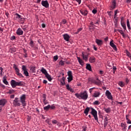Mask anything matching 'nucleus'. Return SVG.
<instances>
[{
	"instance_id": "obj_1",
	"label": "nucleus",
	"mask_w": 131,
	"mask_h": 131,
	"mask_svg": "<svg viewBox=\"0 0 131 131\" xmlns=\"http://www.w3.org/2000/svg\"><path fill=\"white\" fill-rule=\"evenodd\" d=\"M75 96L78 99H81V100H84V101L88 100V98H89V95H88L86 91H84L80 94L76 93Z\"/></svg>"
},
{
	"instance_id": "obj_2",
	"label": "nucleus",
	"mask_w": 131,
	"mask_h": 131,
	"mask_svg": "<svg viewBox=\"0 0 131 131\" xmlns=\"http://www.w3.org/2000/svg\"><path fill=\"white\" fill-rule=\"evenodd\" d=\"M10 84L13 89H15L16 86H24L25 83L23 81H16L15 80H11Z\"/></svg>"
},
{
	"instance_id": "obj_3",
	"label": "nucleus",
	"mask_w": 131,
	"mask_h": 131,
	"mask_svg": "<svg viewBox=\"0 0 131 131\" xmlns=\"http://www.w3.org/2000/svg\"><path fill=\"white\" fill-rule=\"evenodd\" d=\"M90 108L91 109V114L94 117L95 120L98 122L99 121L98 120V113L97 112V111H96V110L93 107H91Z\"/></svg>"
},
{
	"instance_id": "obj_4",
	"label": "nucleus",
	"mask_w": 131,
	"mask_h": 131,
	"mask_svg": "<svg viewBox=\"0 0 131 131\" xmlns=\"http://www.w3.org/2000/svg\"><path fill=\"white\" fill-rule=\"evenodd\" d=\"M13 104L15 107L18 106L20 107L21 106V103H20V100H19V98L16 97L14 99L13 102Z\"/></svg>"
},
{
	"instance_id": "obj_5",
	"label": "nucleus",
	"mask_w": 131,
	"mask_h": 131,
	"mask_svg": "<svg viewBox=\"0 0 131 131\" xmlns=\"http://www.w3.org/2000/svg\"><path fill=\"white\" fill-rule=\"evenodd\" d=\"M20 100L23 106H25L26 105V103H25V101H26V95L23 94L20 96Z\"/></svg>"
},
{
	"instance_id": "obj_6",
	"label": "nucleus",
	"mask_w": 131,
	"mask_h": 131,
	"mask_svg": "<svg viewBox=\"0 0 131 131\" xmlns=\"http://www.w3.org/2000/svg\"><path fill=\"white\" fill-rule=\"evenodd\" d=\"M7 103V100L6 99L0 100V112H2L3 110V107H4L6 103Z\"/></svg>"
},
{
	"instance_id": "obj_7",
	"label": "nucleus",
	"mask_w": 131,
	"mask_h": 131,
	"mask_svg": "<svg viewBox=\"0 0 131 131\" xmlns=\"http://www.w3.org/2000/svg\"><path fill=\"white\" fill-rule=\"evenodd\" d=\"M21 69L23 71H24V75H25V76H29V73L27 71V68H26V66L23 65L21 66Z\"/></svg>"
},
{
	"instance_id": "obj_8",
	"label": "nucleus",
	"mask_w": 131,
	"mask_h": 131,
	"mask_svg": "<svg viewBox=\"0 0 131 131\" xmlns=\"http://www.w3.org/2000/svg\"><path fill=\"white\" fill-rule=\"evenodd\" d=\"M105 96L108 100H112V99H113L111 92H110L109 90L105 91Z\"/></svg>"
},
{
	"instance_id": "obj_9",
	"label": "nucleus",
	"mask_w": 131,
	"mask_h": 131,
	"mask_svg": "<svg viewBox=\"0 0 131 131\" xmlns=\"http://www.w3.org/2000/svg\"><path fill=\"white\" fill-rule=\"evenodd\" d=\"M117 6V3H116V0H113L112 2V5L110 6V9L111 10H114L115 8H116V6Z\"/></svg>"
},
{
	"instance_id": "obj_10",
	"label": "nucleus",
	"mask_w": 131,
	"mask_h": 131,
	"mask_svg": "<svg viewBox=\"0 0 131 131\" xmlns=\"http://www.w3.org/2000/svg\"><path fill=\"white\" fill-rule=\"evenodd\" d=\"M121 127L122 128V130L123 131H126V127H127V125L125 122H122L121 123Z\"/></svg>"
},
{
	"instance_id": "obj_11",
	"label": "nucleus",
	"mask_w": 131,
	"mask_h": 131,
	"mask_svg": "<svg viewBox=\"0 0 131 131\" xmlns=\"http://www.w3.org/2000/svg\"><path fill=\"white\" fill-rule=\"evenodd\" d=\"M41 5L43 7H45V8H49V2L48 1H41Z\"/></svg>"
},
{
	"instance_id": "obj_12",
	"label": "nucleus",
	"mask_w": 131,
	"mask_h": 131,
	"mask_svg": "<svg viewBox=\"0 0 131 131\" xmlns=\"http://www.w3.org/2000/svg\"><path fill=\"white\" fill-rule=\"evenodd\" d=\"M62 36L66 41H68L70 38V36L67 33L63 34Z\"/></svg>"
},
{
	"instance_id": "obj_13",
	"label": "nucleus",
	"mask_w": 131,
	"mask_h": 131,
	"mask_svg": "<svg viewBox=\"0 0 131 131\" xmlns=\"http://www.w3.org/2000/svg\"><path fill=\"white\" fill-rule=\"evenodd\" d=\"M113 40H112L110 42V45L111 46V47H112V48H113V49L115 50V51H117V48L116 47V46L113 43Z\"/></svg>"
},
{
	"instance_id": "obj_14",
	"label": "nucleus",
	"mask_w": 131,
	"mask_h": 131,
	"mask_svg": "<svg viewBox=\"0 0 131 131\" xmlns=\"http://www.w3.org/2000/svg\"><path fill=\"white\" fill-rule=\"evenodd\" d=\"M66 89L67 90H68V91H70V92H71V93H74V90H73V89H72L71 88V86H70V85H69V84H67L66 85Z\"/></svg>"
},
{
	"instance_id": "obj_15",
	"label": "nucleus",
	"mask_w": 131,
	"mask_h": 131,
	"mask_svg": "<svg viewBox=\"0 0 131 131\" xmlns=\"http://www.w3.org/2000/svg\"><path fill=\"white\" fill-rule=\"evenodd\" d=\"M16 34L19 36L23 35V31L21 28L17 29L16 30Z\"/></svg>"
},
{
	"instance_id": "obj_16",
	"label": "nucleus",
	"mask_w": 131,
	"mask_h": 131,
	"mask_svg": "<svg viewBox=\"0 0 131 131\" xmlns=\"http://www.w3.org/2000/svg\"><path fill=\"white\" fill-rule=\"evenodd\" d=\"M90 63H95L96 62V57L94 56H91L89 58Z\"/></svg>"
},
{
	"instance_id": "obj_17",
	"label": "nucleus",
	"mask_w": 131,
	"mask_h": 131,
	"mask_svg": "<svg viewBox=\"0 0 131 131\" xmlns=\"http://www.w3.org/2000/svg\"><path fill=\"white\" fill-rule=\"evenodd\" d=\"M100 95L101 93H100V92L95 91V93L93 94V97H94V98H98L100 97Z\"/></svg>"
},
{
	"instance_id": "obj_18",
	"label": "nucleus",
	"mask_w": 131,
	"mask_h": 131,
	"mask_svg": "<svg viewBox=\"0 0 131 131\" xmlns=\"http://www.w3.org/2000/svg\"><path fill=\"white\" fill-rule=\"evenodd\" d=\"M82 57L83 58V59L86 62L89 59V55H84V53L83 52H82Z\"/></svg>"
},
{
	"instance_id": "obj_19",
	"label": "nucleus",
	"mask_w": 131,
	"mask_h": 131,
	"mask_svg": "<svg viewBox=\"0 0 131 131\" xmlns=\"http://www.w3.org/2000/svg\"><path fill=\"white\" fill-rule=\"evenodd\" d=\"M15 16L16 19H19L20 21H23L24 20V18L21 17V16L18 13H16L15 14Z\"/></svg>"
},
{
	"instance_id": "obj_20",
	"label": "nucleus",
	"mask_w": 131,
	"mask_h": 131,
	"mask_svg": "<svg viewBox=\"0 0 131 131\" xmlns=\"http://www.w3.org/2000/svg\"><path fill=\"white\" fill-rule=\"evenodd\" d=\"M95 42L98 46H102V45H103V41L102 40H100L99 39H96Z\"/></svg>"
},
{
	"instance_id": "obj_21",
	"label": "nucleus",
	"mask_w": 131,
	"mask_h": 131,
	"mask_svg": "<svg viewBox=\"0 0 131 131\" xmlns=\"http://www.w3.org/2000/svg\"><path fill=\"white\" fill-rule=\"evenodd\" d=\"M3 82L6 85H9V82L7 80V76H4L3 77Z\"/></svg>"
},
{
	"instance_id": "obj_22",
	"label": "nucleus",
	"mask_w": 131,
	"mask_h": 131,
	"mask_svg": "<svg viewBox=\"0 0 131 131\" xmlns=\"http://www.w3.org/2000/svg\"><path fill=\"white\" fill-rule=\"evenodd\" d=\"M77 59L80 65H81V66H83V65H84V62H83V60H82V59H81L80 58V57H77Z\"/></svg>"
},
{
	"instance_id": "obj_23",
	"label": "nucleus",
	"mask_w": 131,
	"mask_h": 131,
	"mask_svg": "<svg viewBox=\"0 0 131 131\" xmlns=\"http://www.w3.org/2000/svg\"><path fill=\"white\" fill-rule=\"evenodd\" d=\"M80 12L83 15V16H88L89 12L88 10H80Z\"/></svg>"
},
{
	"instance_id": "obj_24",
	"label": "nucleus",
	"mask_w": 131,
	"mask_h": 131,
	"mask_svg": "<svg viewBox=\"0 0 131 131\" xmlns=\"http://www.w3.org/2000/svg\"><path fill=\"white\" fill-rule=\"evenodd\" d=\"M107 124H108V119L107 117H105V119H104V127H106V126H107Z\"/></svg>"
},
{
	"instance_id": "obj_25",
	"label": "nucleus",
	"mask_w": 131,
	"mask_h": 131,
	"mask_svg": "<svg viewBox=\"0 0 131 131\" xmlns=\"http://www.w3.org/2000/svg\"><path fill=\"white\" fill-rule=\"evenodd\" d=\"M86 69H87V70H89V71H92V66H91V64H86Z\"/></svg>"
},
{
	"instance_id": "obj_26",
	"label": "nucleus",
	"mask_w": 131,
	"mask_h": 131,
	"mask_svg": "<svg viewBox=\"0 0 131 131\" xmlns=\"http://www.w3.org/2000/svg\"><path fill=\"white\" fill-rule=\"evenodd\" d=\"M40 71L43 73V74H45V75H46L48 74V72L47 71V70H46L43 67H42Z\"/></svg>"
},
{
	"instance_id": "obj_27",
	"label": "nucleus",
	"mask_w": 131,
	"mask_h": 131,
	"mask_svg": "<svg viewBox=\"0 0 131 131\" xmlns=\"http://www.w3.org/2000/svg\"><path fill=\"white\" fill-rule=\"evenodd\" d=\"M45 76L49 80V81H52L53 78H52V77L50 75V74H49V73H47L46 75H45Z\"/></svg>"
},
{
	"instance_id": "obj_28",
	"label": "nucleus",
	"mask_w": 131,
	"mask_h": 131,
	"mask_svg": "<svg viewBox=\"0 0 131 131\" xmlns=\"http://www.w3.org/2000/svg\"><path fill=\"white\" fill-rule=\"evenodd\" d=\"M89 112H90V107H87L84 111V113L85 114V116H88V114H89Z\"/></svg>"
},
{
	"instance_id": "obj_29",
	"label": "nucleus",
	"mask_w": 131,
	"mask_h": 131,
	"mask_svg": "<svg viewBox=\"0 0 131 131\" xmlns=\"http://www.w3.org/2000/svg\"><path fill=\"white\" fill-rule=\"evenodd\" d=\"M121 35H122L123 37L125 38V34H124V32H123V31L122 30L118 29L117 30Z\"/></svg>"
},
{
	"instance_id": "obj_30",
	"label": "nucleus",
	"mask_w": 131,
	"mask_h": 131,
	"mask_svg": "<svg viewBox=\"0 0 131 131\" xmlns=\"http://www.w3.org/2000/svg\"><path fill=\"white\" fill-rule=\"evenodd\" d=\"M60 82L62 85H64L65 84V77H62V78L60 79Z\"/></svg>"
},
{
	"instance_id": "obj_31",
	"label": "nucleus",
	"mask_w": 131,
	"mask_h": 131,
	"mask_svg": "<svg viewBox=\"0 0 131 131\" xmlns=\"http://www.w3.org/2000/svg\"><path fill=\"white\" fill-rule=\"evenodd\" d=\"M19 71H19H17V72H16V74H17V75H18V76H19V77H20V78H24V76H23V75H22V74L20 73H19Z\"/></svg>"
},
{
	"instance_id": "obj_32",
	"label": "nucleus",
	"mask_w": 131,
	"mask_h": 131,
	"mask_svg": "<svg viewBox=\"0 0 131 131\" xmlns=\"http://www.w3.org/2000/svg\"><path fill=\"white\" fill-rule=\"evenodd\" d=\"M126 25L128 29H129V30H130V25L129 24V20L128 19L126 20Z\"/></svg>"
},
{
	"instance_id": "obj_33",
	"label": "nucleus",
	"mask_w": 131,
	"mask_h": 131,
	"mask_svg": "<svg viewBox=\"0 0 131 131\" xmlns=\"http://www.w3.org/2000/svg\"><path fill=\"white\" fill-rule=\"evenodd\" d=\"M97 81H94L93 82L95 83V84H100L101 83V81L99 79V78H96Z\"/></svg>"
},
{
	"instance_id": "obj_34",
	"label": "nucleus",
	"mask_w": 131,
	"mask_h": 131,
	"mask_svg": "<svg viewBox=\"0 0 131 131\" xmlns=\"http://www.w3.org/2000/svg\"><path fill=\"white\" fill-rule=\"evenodd\" d=\"M59 66H64L65 63V61H63L62 60L59 61Z\"/></svg>"
},
{
	"instance_id": "obj_35",
	"label": "nucleus",
	"mask_w": 131,
	"mask_h": 131,
	"mask_svg": "<svg viewBox=\"0 0 131 131\" xmlns=\"http://www.w3.org/2000/svg\"><path fill=\"white\" fill-rule=\"evenodd\" d=\"M104 111L106 112V113H110L111 112V108L108 107L107 108H104Z\"/></svg>"
},
{
	"instance_id": "obj_36",
	"label": "nucleus",
	"mask_w": 131,
	"mask_h": 131,
	"mask_svg": "<svg viewBox=\"0 0 131 131\" xmlns=\"http://www.w3.org/2000/svg\"><path fill=\"white\" fill-rule=\"evenodd\" d=\"M121 25L122 27H123L124 31H125V30H126V25L125 24V23H122L121 24Z\"/></svg>"
},
{
	"instance_id": "obj_37",
	"label": "nucleus",
	"mask_w": 131,
	"mask_h": 131,
	"mask_svg": "<svg viewBox=\"0 0 131 131\" xmlns=\"http://www.w3.org/2000/svg\"><path fill=\"white\" fill-rule=\"evenodd\" d=\"M118 85L121 86V88H123V86H124V83L122 81H119L118 82Z\"/></svg>"
},
{
	"instance_id": "obj_38",
	"label": "nucleus",
	"mask_w": 131,
	"mask_h": 131,
	"mask_svg": "<svg viewBox=\"0 0 131 131\" xmlns=\"http://www.w3.org/2000/svg\"><path fill=\"white\" fill-rule=\"evenodd\" d=\"M50 107H51V105L48 104L47 106H45L43 107V110H45L46 111H48V110H49V109H50Z\"/></svg>"
},
{
	"instance_id": "obj_39",
	"label": "nucleus",
	"mask_w": 131,
	"mask_h": 131,
	"mask_svg": "<svg viewBox=\"0 0 131 131\" xmlns=\"http://www.w3.org/2000/svg\"><path fill=\"white\" fill-rule=\"evenodd\" d=\"M15 93V90L13 89H10L9 90L8 94H9V95H11L12 94H14Z\"/></svg>"
},
{
	"instance_id": "obj_40",
	"label": "nucleus",
	"mask_w": 131,
	"mask_h": 131,
	"mask_svg": "<svg viewBox=\"0 0 131 131\" xmlns=\"http://www.w3.org/2000/svg\"><path fill=\"white\" fill-rule=\"evenodd\" d=\"M30 70L33 73H35V72H36V71L35 70V67H32V68H31Z\"/></svg>"
},
{
	"instance_id": "obj_41",
	"label": "nucleus",
	"mask_w": 131,
	"mask_h": 131,
	"mask_svg": "<svg viewBox=\"0 0 131 131\" xmlns=\"http://www.w3.org/2000/svg\"><path fill=\"white\" fill-rule=\"evenodd\" d=\"M68 75L69 77H73V76H72V72L71 71H69L68 72Z\"/></svg>"
},
{
	"instance_id": "obj_42",
	"label": "nucleus",
	"mask_w": 131,
	"mask_h": 131,
	"mask_svg": "<svg viewBox=\"0 0 131 131\" xmlns=\"http://www.w3.org/2000/svg\"><path fill=\"white\" fill-rule=\"evenodd\" d=\"M13 68L15 70V72H17V71H19V69H18V67H17V65L16 64H13Z\"/></svg>"
},
{
	"instance_id": "obj_43",
	"label": "nucleus",
	"mask_w": 131,
	"mask_h": 131,
	"mask_svg": "<svg viewBox=\"0 0 131 131\" xmlns=\"http://www.w3.org/2000/svg\"><path fill=\"white\" fill-rule=\"evenodd\" d=\"M125 52H126V55L127 56V57H129V58H131V54H130V53H129V52H128V50H126Z\"/></svg>"
},
{
	"instance_id": "obj_44",
	"label": "nucleus",
	"mask_w": 131,
	"mask_h": 131,
	"mask_svg": "<svg viewBox=\"0 0 131 131\" xmlns=\"http://www.w3.org/2000/svg\"><path fill=\"white\" fill-rule=\"evenodd\" d=\"M73 80V77H68V82H70Z\"/></svg>"
},
{
	"instance_id": "obj_45",
	"label": "nucleus",
	"mask_w": 131,
	"mask_h": 131,
	"mask_svg": "<svg viewBox=\"0 0 131 131\" xmlns=\"http://www.w3.org/2000/svg\"><path fill=\"white\" fill-rule=\"evenodd\" d=\"M42 98H43V102H45L46 100H47V96L46 94H43L42 95Z\"/></svg>"
},
{
	"instance_id": "obj_46",
	"label": "nucleus",
	"mask_w": 131,
	"mask_h": 131,
	"mask_svg": "<svg viewBox=\"0 0 131 131\" xmlns=\"http://www.w3.org/2000/svg\"><path fill=\"white\" fill-rule=\"evenodd\" d=\"M30 47H32V48L33 47H34V42L32 40H31V41L30 42Z\"/></svg>"
},
{
	"instance_id": "obj_47",
	"label": "nucleus",
	"mask_w": 131,
	"mask_h": 131,
	"mask_svg": "<svg viewBox=\"0 0 131 131\" xmlns=\"http://www.w3.org/2000/svg\"><path fill=\"white\" fill-rule=\"evenodd\" d=\"M53 60L56 62L58 60V55H55L53 57Z\"/></svg>"
},
{
	"instance_id": "obj_48",
	"label": "nucleus",
	"mask_w": 131,
	"mask_h": 131,
	"mask_svg": "<svg viewBox=\"0 0 131 131\" xmlns=\"http://www.w3.org/2000/svg\"><path fill=\"white\" fill-rule=\"evenodd\" d=\"M94 105H99L100 103H99V101L96 100L93 102Z\"/></svg>"
},
{
	"instance_id": "obj_49",
	"label": "nucleus",
	"mask_w": 131,
	"mask_h": 131,
	"mask_svg": "<svg viewBox=\"0 0 131 131\" xmlns=\"http://www.w3.org/2000/svg\"><path fill=\"white\" fill-rule=\"evenodd\" d=\"M50 109H51V110H53L56 108V106H55V105L54 104H53L52 105H50Z\"/></svg>"
},
{
	"instance_id": "obj_50",
	"label": "nucleus",
	"mask_w": 131,
	"mask_h": 131,
	"mask_svg": "<svg viewBox=\"0 0 131 131\" xmlns=\"http://www.w3.org/2000/svg\"><path fill=\"white\" fill-rule=\"evenodd\" d=\"M52 122L53 123V124H57V123H58V121L56 120H52Z\"/></svg>"
},
{
	"instance_id": "obj_51",
	"label": "nucleus",
	"mask_w": 131,
	"mask_h": 131,
	"mask_svg": "<svg viewBox=\"0 0 131 131\" xmlns=\"http://www.w3.org/2000/svg\"><path fill=\"white\" fill-rule=\"evenodd\" d=\"M97 12H98V11H97V9H93V10H92V13H93V14H94V15H95V14H97Z\"/></svg>"
},
{
	"instance_id": "obj_52",
	"label": "nucleus",
	"mask_w": 131,
	"mask_h": 131,
	"mask_svg": "<svg viewBox=\"0 0 131 131\" xmlns=\"http://www.w3.org/2000/svg\"><path fill=\"white\" fill-rule=\"evenodd\" d=\"M94 89H96V88L94 87L89 89V92L90 94H92V93L93 92V90H94Z\"/></svg>"
},
{
	"instance_id": "obj_53",
	"label": "nucleus",
	"mask_w": 131,
	"mask_h": 131,
	"mask_svg": "<svg viewBox=\"0 0 131 131\" xmlns=\"http://www.w3.org/2000/svg\"><path fill=\"white\" fill-rule=\"evenodd\" d=\"M124 23V18L123 17L121 18V24Z\"/></svg>"
},
{
	"instance_id": "obj_54",
	"label": "nucleus",
	"mask_w": 131,
	"mask_h": 131,
	"mask_svg": "<svg viewBox=\"0 0 131 131\" xmlns=\"http://www.w3.org/2000/svg\"><path fill=\"white\" fill-rule=\"evenodd\" d=\"M126 123H127V124H131V120L130 119L127 120Z\"/></svg>"
},
{
	"instance_id": "obj_55",
	"label": "nucleus",
	"mask_w": 131,
	"mask_h": 131,
	"mask_svg": "<svg viewBox=\"0 0 131 131\" xmlns=\"http://www.w3.org/2000/svg\"><path fill=\"white\" fill-rule=\"evenodd\" d=\"M62 24H66V23H67V20H66V19H64L62 20Z\"/></svg>"
},
{
	"instance_id": "obj_56",
	"label": "nucleus",
	"mask_w": 131,
	"mask_h": 131,
	"mask_svg": "<svg viewBox=\"0 0 131 131\" xmlns=\"http://www.w3.org/2000/svg\"><path fill=\"white\" fill-rule=\"evenodd\" d=\"M74 1H75L76 2H77V3H78L79 5H80V4L81 3V0H74Z\"/></svg>"
},
{
	"instance_id": "obj_57",
	"label": "nucleus",
	"mask_w": 131,
	"mask_h": 131,
	"mask_svg": "<svg viewBox=\"0 0 131 131\" xmlns=\"http://www.w3.org/2000/svg\"><path fill=\"white\" fill-rule=\"evenodd\" d=\"M16 39V37L15 36H12L11 38L10 39L11 40H14V39Z\"/></svg>"
},
{
	"instance_id": "obj_58",
	"label": "nucleus",
	"mask_w": 131,
	"mask_h": 131,
	"mask_svg": "<svg viewBox=\"0 0 131 131\" xmlns=\"http://www.w3.org/2000/svg\"><path fill=\"white\" fill-rule=\"evenodd\" d=\"M129 115H126V121L128 120L129 119Z\"/></svg>"
},
{
	"instance_id": "obj_59",
	"label": "nucleus",
	"mask_w": 131,
	"mask_h": 131,
	"mask_svg": "<svg viewBox=\"0 0 131 131\" xmlns=\"http://www.w3.org/2000/svg\"><path fill=\"white\" fill-rule=\"evenodd\" d=\"M86 126H85V127H83V129L82 130V131H86Z\"/></svg>"
},
{
	"instance_id": "obj_60",
	"label": "nucleus",
	"mask_w": 131,
	"mask_h": 131,
	"mask_svg": "<svg viewBox=\"0 0 131 131\" xmlns=\"http://www.w3.org/2000/svg\"><path fill=\"white\" fill-rule=\"evenodd\" d=\"M113 69L114 70V73L115 72V71L116 70L117 68L116 67L113 66Z\"/></svg>"
},
{
	"instance_id": "obj_61",
	"label": "nucleus",
	"mask_w": 131,
	"mask_h": 131,
	"mask_svg": "<svg viewBox=\"0 0 131 131\" xmlns=\"http://www.w3.org/2000/svg\"><path fill=\"white\" fill-rule=\"evenodd\" d=\"M99 74H100L101 75H103V74H104V72H103V71H100Z\"/></svg>"
},
{
	"instance_id": "obj_62",
	"label": "nucleus",
	"mask_w": 131,
	"mask_h": 131,
	"mask_svg": "<svg viewBox=\"0 0 131 131\" xmlns=\"http://www.w3.org/2000/svg\"><path fill=\"white\" fill-rule=\"evenodd\" d=\"M125 82H126L127 83H128V82H129V80H128L127 78L125 79Z\"/></svg>"
},
{
	"instance_id": "obj_63",
	"label": "nucleus",
	"mask_w": 131,
	"mask_h": 131,
	"mask_svg": "<svg viewBox=\"0 0 131 131\" xmlns=\"http://www.w3.org/2000/svg\"><path fill=\"white\" fill-rule=\"evenodd\" d=\"M82 30V29L81 28H79L78 29L77 31H78V32H80V31H81Z\"/></svg>"
},
{
	"instance_id": "obj_64",
	"label": "nucleus",
	"mask_w": 131,
	"mask_h": 131,
	"mask_svg": "<svg viewBox=\"0 0 131 131\" xmlns=\"http://www.w3.org/2000/svg\"><path fill=\"white\" fill-rule=\"evenodd\" d=\"M41 26H42V28H46V24H42L41 25Z\"/></svg>"
}]
</instances>
